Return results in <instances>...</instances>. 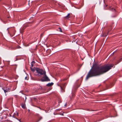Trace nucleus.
<instances>
[{
    "label": "nucleus",
    "instance_id": "obj_7",
    "mask_svg": "<svg viewBox=\"0 0 122 122\" xmlns=\"http://www.w3.org/2000/svg\"><path fill=\"white\" fill-rule=\"evenodd\" d=\"M70 14H68L67 16L66 17V19H68L70 18L69 16Z\"/></svg>",
    "mask_w": 122,
    "mask_h": 122
},
{
    "label": "nucleus",
    "instance_id": "obj_14",
    "mask_svg": "<svg viewBox=\"0 0 122 122\" xmlns=\"http://www.w3.org/2000/svg\"><path fill=\"white\" fill-rule=\"evenodd\" d=\"M61 88L62 89V87H61Z\"/></svg>",
    "mask_w": 122,
    "mask_h": 122
},
{
    "label": "nucleus",
    "instance_id": "obj_12",
    "mask_svg": "<svg viewBox=\"0 0 122 122\" xmlns=\"http://www.w3.org/2000/svg\"><path fill=\"white\" fill-rule=\"evenodd\" d=\"M27 78V77H26L25 78V79H26Z\"/></svg>",
    "mask_w": 122,
    "mask_h": 122
},
{
    "label": "nucleus",
    "instance_id": "obj_1",
    "mask_svg": "<svg viewBox=\"0 0 122 122\" xmlns=\"http://www.w3.org/2000/svg\"><path fill=\"white\" fill-rule=\"evenodd\" d=\"M113 66L112 64H107L102 66L95 67L93 66L87 75L86 79L87 80L90 77L99 75L105 73L111 69Z\"/></svg>",
    "mask_w": 122,
    "mask_h": 122
},
{
    "label": "nucleus",
    "instance_id": "obj_6",
    "mask_svg": "<svg viewBox=\"0 0 122 122\" xmlns=\"http://www.w3.org/2000/svg\"><path fill=\"white\" fill-rule=\"evenodd\" d=\"M14 115L15 117L18 116V114L17 112H16L15 113H14Z\"/></svg>",
    "mask_w": 122,
    "mask_h": 122
},
{
    "label": "nucleus",
    "instance_id": "obj_4",
    "mask_svg": "<svg viewBox=\"0 0 122 122\" xmlns=\"http://www.w3.org/2000/svg\"><path fill=\"white\" fill-rule=\"evenodd\" d=\"M35 63V61H32V62L31 63V67H33V64H34Z\"/></svg>",
    "mask_w": 122,
    "mask_h": 122
},
{
    "label": "nucleus",
    "instance_id": "obj_3",
    "mask_svg": "<svg viewBox=\"0 0 122 122\" xmlns=\"http://www.w3.org/2000/svg\"><path fill=\"white\" fill-rule=\"evenodd\" d=\"M53 83L52 82L49 83L47 85V86H51L53 85Z\"/></svg>",
    "mask_w": 122,
    "mask_h": 122
},
{
    "label": "nucleus",
    "instance_id": "obj_13",
    "mask_svg": "<svg viewBox=\"0 0 122 122\" xmlns=\"http://www.w3.org/2000/svg\"><path fill=\"white\" fill-rule=\"evenodd\" d=\"M60 31L61 32H62V30H61Z\"/></svg>",
    "mask_w": 122,
    "mask_h": 122
},
{
    "label": "nucleus",
    "instance_id": "obj_8",
    "mask_svg": "<svg viewBox=\"0 0 122 122\" xmlns=\"http://www.w3.org/2000/svg\"><path fill=\"white\" fill-rule=\"evenodd\" d=\"M21 106H22V108H25V105H21Z\"/></svg>",
    "mask_w": 122,
    "mask_h": 122
},
{
    "label": "nucleus",
    "instance_id": "obj_10",
    "mask_svg": "<svg viewBox=\"0 0 122 122\" xmlns=\"http://www.w3.org/2000/svg\"><path fill=\"white\" fill-rule=\"evenodd\" d=\"M112 11H115V9H112Z\"/></svg>",
    "mask_w": 122,
    "mask_h": 122
},
{
    "label": "nucleus",
    "instance_id": "obj_11",
    "mask_svg": "<svg viewBox=\"0 0 122 122\" xmlns=\"http://www.w3.org/2000/svg\"><path fill=\"white\" fill-rule=\"evenodd\" d=\"M42 119V117H40V119Z\"/></svg>",
    "mask_w": 122,
    "mask_h": 122
},
{
    "label": "nucleus",
    "instance_id": "obj_9",
    "mask_svg": "<svg viewBox=\"0 0 122 122\" xmlns=\"http://www.w3.org/2000/svg\"><path fill=\"white\" fill-rule=\"evenodd\" d=\"M107 34H104L103 35V36H107Z\"/></svg>",
    "mask_w": 122,
    "mask_h": 122
},
{
    "label": "nucleus",
    "instance_id": "obj_5",
    "mask_svg": "<svg viewBox=\"0 0 122 122\" xmlns=\"http://www.w3.org/2000/svg\"><path fill=\"white\" fill-rule=\"evenodd\" d=\"M10 89L8 88V89L4 90V91L5 93L8 92L9 91Z\"/></svg>",
    "mask_w": 122,
    "mask_h": 122
},
{
    "label": "nucleus",
    "instance_id": "obj_2",
    "mask_svg": "<svg viewBox=\"0 0 122 122\" xmlns=\"http://www.w3.org/2000/svg\"><path fill=\"white\" fill-rule=\"evenodd\" d=\"M31 70L32 71L34 72L35 71H36V72L38 74L39 76L44 74V77L43 78V79H44L42 80V81H49L50 79L48 78V77L46 75V72L45 71L43 70H42L38 68H36L35 69L33 68L32 67H31Z\"/></svg>",
    "mask_w": 122,
    "mask_h": 122
}]
</instances>
